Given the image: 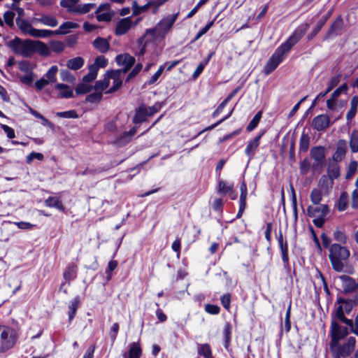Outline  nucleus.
<instances>
[{"mask_svg": "<svg viewBox=\"0 0 358 358\" xmlns=\"http://www.w3.org/2000/svg\"><path fill=\"white\" fill-rule=\"evenodd\" d=\"M309 28L308 24L299 26L295 29L293 34L281 44L272 55L264 67V73L266 75L272 73L277 66L283 61L286 54L297 42L305 35Z\"/></svg>", "mask_w": 358, "mask_h": 358, "instance_id": "nucleus-1", "label": "nucleus"}, {"mask_svg": "<svg viewBox=\"0 0 358 358\" xmlns=\"http://www.w3.org/2000/svg\"><path fill=\"white\" fill-rule=\"evenodd\" d=\"M349 250L344 246L334 243L329 248V259L333 268L337 272L344 271L345 264L350 257Z\"/></svg>", "mask_w": 358, "mask_h": 358, "instance_id": "nucleus-2", "label": "nucleus"}, {"mask_svg": "<svg viewBox=\"0 0 358 358\" xmlns=\"http://www.w3.org/2000/svg\"><path fill=\"white\" fill-rule=\"evenodd\" d=\"M17 339V334L14 329L0 324V355L11 350L15 345Z\"/></svg>", "mask_w": 358, "mask_h": 358, "instance_id": "nucleus-3", "label": "nucleus"}, {"mask_svg": "<svg viewBox=\"0 0 358 358\" xmlns=\"http://www.w3.org/2000/svg\"><path fill=\"white\" fill-rule=\"evenodd\" d=\"M33 40L15 37L6 43V45L15 54L29 58L33 55Z\"/></svg>", "mask_w": 358, "mask_h": 358, "instance_id": "nucleus-4", "label": "nucleus"}, {"mask_svg": "<svg viewBox=\"0 0 358 358\" xmlns=\"http://www.w3.org/2000/svg\"><path fill=\"white\" fill-rule=\"evenodd\" d=\"M356 338L353 336L348 338L346 343L340 345L339 343L329 344L333 358H347L355 350Z\"/></svg>", "mask_w": 358, "mask_h": 358, "instance_id": "nucleus-5", "label": "nucleus"}, {"mask_svg": "<svg viewBox=\"0 0 358 358\" xmlns=\"http://www.w3.org/2000/svg\"><path fill=\"white\" fill-rule=\"evenodd\" d=\"M179 13H176L164 17L154 29L148 30L147 33H150L153 36L155 34V32H158L159 34H165L172 27Z\"/></svg>", "mask_w": 358, "mask_h": 358, "instance_id": "nucleus-6", "label": "nucleus"}, {"mask_svg": "<svg viewBox=\"0 0 358 358\" xmlns=\"http://www.w3.org/2000/svg\"><path fill=\"white\" fill-rule=\"evenodd\" d=\"M310 156L315 160L312 167L313 170L322 168L325 162V149L322 146L313 147L310 150Z\"/></svg>", "mask_w": 358, "mask_h": 358, "instance_id": "nucleus-7", "label": "nucleus"}, {"mask_svg": "<svg viewBox=\"0 0 358 358\" xmlns=\"http://www.w3.org/2000/svg\"><path fill=\"white\" fill-rule=\"evenodd\" d=\"M348 334L347 327L339 325L336 320L331 322V342L330 344L337 343Z\"/></svg>", "mask_w": 358, "mask_h": 358, "instance_id": "nucleus-8", "label": "nucleus"}, {"mask_svg": "<svg viewBox=\"0 0 358 358\" xmlns=\"http://www.w3.org/2000/svg\"><path fill=\"white\" fill-rule=\"evenodd\" d=\"M329 213V206L320 204L316 206H309L307 208V215L310 217H325Z\"/></svg>", "mask_w": 358, "mask_h": 358, "instance_id": "nucleus-9", "label": "nucleus"}, {"mask_svg": "<svg viewBox=\"0 0 358 358\" xmlns=\"http://www.w3.org/2000/svg\"><path fill=\"white\" fill-rule=\"evenodd\" d=\"M331 124L330 118L326 114H322L313 118L312 127L317 131H323Z\"/></svg>", "mask_w": 358, "mask_h": 358, "instance_id": "nucleus-10", "label": "nucleus"}, {"mask_svg": "<svg viewBox=\"0 0 358 358\" xmlns=\"http://www.w3.org/2000/svg\"><path fill=\"white\" fill-rule=\"evenodd\" d=\"M357 299H345L339 298L338 299V305L336 313H349L352 311V308L357 304Z\"/></svg>", "mask_w": 358, "mask_h": 358, "instance_id": "nucleus-11", "label": "nucleus"}, {"mask_svg": "<svg viewBox=\"0 0 358 358\" xmlns=\"http://www.w3.org/2000/svg\"><path fill=\"white\" fill-rule=\"evenodd\" d=\"M343 27V21L341 16H338L335 21L331 24L329 29L324 40H327L334 36H338L341 34Z\"/></svg>", "mask_w": 358, "mask_h": 358, "instance_id": "nucleus-12", "label": "nucleus"}, {"mask_svg": "<svg viewBox=\"0 0 358 358\" xmlns=\"http://www.w3.org/2000/svg\"><path fill=\"white\" fill-rule=\"evenodd\" d=\"M132 26L131 17H127L119 20L117 23L115 34L117 36H121L127 34Z\"/></svg>", "mask_w": 358, "mask_h": 358, "instance_id": "nucleus-13", "label": "nucleus"}, {"mask_svg": "<svg viewBox=\"0 0 358 358\" xmlns=\"http://www.w3.org/2000/svg\"><path fill=\"white\" fill-rule=\"evenodd\" d=\"M142 349L138 342H133L128 346V351L122 354V358H141Z\"/></svg>", "mask_w": 358, "mask_h": 358, "instance_id": "nucleus-14", "label": "nucleus"}, {"mask_svg": "<svg viewBox=\"0 0 358 358\" xmlns=\"http://www.w3.org/2000/svg\"><path fill=\"white\" fill-rule=\"evenodd\" d=\"M107 75L109 76L110 80H113V86L106 92L107 94L113 93L117 91L122 84V81L120 78V71H107Z\"/></svg>", "mask_w": 358, "mask_h": 358, "instance_id": "nucleus-15", "label": "nucleus"}, {"mask_svg": "<svg viewBox=\"0 0 358 358\" xmlns=\"http://www.w3.org/2000/svg\"><path fill=\"white\" fill-rule=\"evenodd\" d=\"M263 134H260L257 135L253 140H251L248 141V145L245 150V154L250 158L252 159L255 152L258 148L259 143H260V139L262 136Z\"/></svg>", "mask_w": 358, "mask_h": 358, "instance_id": "nucleus-16", "label": "nucleus"}, {"mask_svg": "<svg viewBox=\"0 0 358 358\" xmlns=\"http://www.w3.org/2000/svg\"><path fill=\"white\" fill-rule=\"evenodd\" d=\"M33 55L38 52L41 56L48 57L50 55V49L41 41H33Z\"/></svg>", "mask_w": 358, "mask_h": 358, "instance_id": "nucleus-17", "label": "nucleus"}, {"mask_svg": "<svg viewBox=\"0 0 358 358\" xmlns=\"http://www.w3.org/2000/svg\"><path fill=\"white\" fill-rule=\"evenodd\" d=\"M34 22H40L43 25L50 27H55L58 25L57 19L52 15L47 14H43L40 17L34 18Z\"/></svg>", "mask_w": 358, "mask_h": 358, "instance_id": "nucleus-18", "label": "nucleus"}, {"mask_svg": "<svg viewBox=\"0 0 358 358\" xmlns=\"http://www.w3.org/2000/svg\"><path fill=\"white\" fill-rule=\"evenodd\" d=\"M79 27L78 23L67 21L62 23L58 29L52 31L53 35H65L69 33L70 29H77Z\"/></svg>", "mask_w": 358, "mask_h": 358, "instance_id": "nucleus-19", "label": "nucleus"}, {"mask_svg": "<svg viewBox=\"0 0 358 358\" xmlns=\"http://www.w3.org/2000/svg\"><path fill=\"white\" fill-rule=\"evenodd\" d=\"M340 279L343 282V288L345 292H352L358 287V284L355 280L348 275H341Z\"/></svg>", "mask_w": 358, "mask_h": 358, "instance_id": "nucleus-20", "label": "nucleus"}, {"mask_svg": "<svg viewBox=\"0 0 358 358\" xmlns=\"http://www.w3.org/2000/svg\"><path fill=\"white\" fill-rule=\"evenodd\" d=\"M336 320H339L347 324L350 327L351 331L356 335H358V315L355 319V322L353 323L352 320H350L345 317V315H336Z\"/></svg>", "mask_w": 358, "mask_h": 358, "instance_id": "nucleus-21", "label": "nucleus"}, {"mask_svg": "<svg viewBox=\"0 0 358 358\" xmlns=\"http://www.w3.org/2000/svg\"><path fill=\"white\" fill-rule=\"evenodd\" d=\"M278 245L280 248L282 260L285 266L289 264L288 245L287 241H284L282 234L280 232L278 238Z\"/></svg>", "mask_w": 358, "mask_h": 358, "instance_id": "nucleus-22", "label": "nucleus"}, {"mask_svg": "<svg viewBox=\"0 0 358 358\" xmlns=\"http://www.w3.org/2000/svg\"><path fill=\"white\" fill-rule=\"evenodd\" d=\"M347 150L346 141H340L337 145L336 150L333 155L332 159L335 161H341L345 157Z\"/></svg>", "mask_w": 358, "mask_h": 358, "instance_id": "nucleus-23", "label": "nucleus"}, {"mask_svg": "<svg viewBox=\"0 0 358 358\" xmlns=\"http://www.w3.org/2000/svg\"><path fill=\"white\" fill-rule=\"evenodd\" d=\"M116 61L118 64H122L124 66V70H129L134 64L135 59L132 56L128 54L123 55H117L116 57Z\"/></svg>", "mask_w": 358, "mask_h": 358, "instance_id": "nucleus-24", "label": "nucleus"}, {"mask_svg": "<svg viewBox=\"0 0 358 358\" xmlns=\"http://www.w3.org/2000/svg\"><path fill=\"white\" fill-rule=\"evenodd\" d=\"M327 176L333 179H336L340 176V167L337 161L329 160L327 167Z\"/></svg>", "mask_w": 358, "mask_h": 358, "instance_id": "nucleus-25", "label": "nucleus"}, {"mask_svg": "<svg viewBox=\"0 0 358 358\" xmlns=\"http://www.w3.org/2000/svg\"><path fill=\"white\" fill-rule=\"evenodd\" d=\"M94 47L101 53L106 52L110 48L109 43L107 39L101 37H97L93 41Z\"/></svg>", "mask_w": 358, "mask_h": 358, "instance_id": "nucleus-26", "label": "nucleus"}, {"mask_svg": "<svg viewBox=\"0 0 358 358\" xmlns=\"http://www.w3.org/2000/svg\"><path fill=\"white\" fill-rule=\"evenodd\" d=\"M55 89L60 92L59 96L61 98H71L73 95V90L65 84L58 83L55 85Z\"/></svg>", "mask_w": 358, "mask_h": 358, "instance_id": "nucleus-27", "label": "nucleus"}, {"mask_svg": "<svg viewBox=\"0 0 358 358\" xmlns=\"http://www.w3.org/2000/svg\"><path fill=\"white\" fill-rule=\"evenodd\" d=\"M331 12H329L325 16H324L317 22L316 27L313 29L312 32L308 35V40H312L317 34V33L321 30L322 27L325 24L329 18Z\"/></svg>", "mask_w": 358, "mask_h": 358, "instance_id": "nucleus-28", "label": "nucleus"}, {"mask_svg": "<svg viewBox=\"0 0 358 358\" xmlns=\"http://www.w3.org/2000/svg\"><path fill=\"white\" fill-rule=\"evenodd\" d=\"M84 59L82 57H77L68 60L66 66L69 69L76 71L82 68L84 65Z\"/></svg>", "mask_w": 358, "mask_h": 358, "instance_id": "nucleus-29", "label": "nucleus"}, {"mask_svg": "<svg viewBox=\"0 0 358 358\" xmlns=\"http://www.w3.org/2000/svg\"><path fill=\"white\" fill-rule=\"evenodd\" d=\"M358 108V96H353L350 101V108L348 110L346 118L348 120H351L356 115Z\"/></svg>", "mask_w": 358, "mask_h": 358, "instance_id": "nucleus-30", "label": "nucleus"}, {"mask_svg": "<svg viewBox=\"0 0 358 358\" xmlns=\"http://www.w3.org/2000/svg\"><path fill=\"white\" fill-rule=\"evenodd\" d=\"M80 0H61L60 6L66 9L70 13H75L76 6Z\"/></svg>", "mask_w": 358, "mask_h": 358, "instance_id": "nucleus-31", "label": "nucleus"}, {"mask_svg": "<svg viewBox=\"0 0 358 358\" xmlns=\"http://www.w3.org/2000/svg\"><path fill=\"white\" fill-rule=\"evenodd\" d=\"M77 268L75 265H69L64 271L63 277L66 281L70 282L76 278Z\"/></svg>", "mask_w": 358, "mask_h": 358, "instance_id": "nucleus-32", "label": "nucleus"}, {"mask_svg": "<svg viewBox=\"0 0 358 358\" xmlns=\"http://www.w3.org/2000/svg\"><path fill=\"white\" fill-rule=\"evenodd\" d=\"M53 35L52 30L49 29H38L33 27L31 33L30 34L31 36L35 38H48Z\"/></svg>", "mask_w": 358, "mask_h": 358, "instance_id": "nucleus-33", "label": "nucleus"}, {"mask_svg": "<svg viewBox=\"0 0 358 358\" xmlns=\"http://www.w3.org/2000/svg\"><path fill=\"white\" fill-rule=\"evenodd\" d=\"M45 204L48 207L55 208L60 210H64V206L61 200L57 197L50 196L45 201Z\"/></svg>", "mask_w": 358, "mask_h": 358, "instance_id": "nucleus-34", "label": "nucleus"}, {"mask_svg": "<svg viewBox=\"0 0 358 358\" xmlns=\"http://www.w3.org/2000/svg\"><path fill=\"white\" fill-rule=\"evenodd\" d=\"M58 67L56 65L52 66L46 73L44 75V78L49 83H55L57 81V74L58 72Z\"/></svg>", "mask_w": 358, "mask_h": 358, "instance_id": "nucleus-35", "label": "nucleus"}, {"mask_svg": "<svg viewBox=\"0 0 358 358\" xmlns=\"http://www.w3.org/2000/svg\"><path fill=\"white\" fill-rule=\"evenodd\" d=\"M198 354L204 358H213L210 346L207 344H199Z\"/></svg>", "mask_w": 358, "mask_h": 358, "instance_id": "nucleus-36", "label": "nucleus"}, {"mask_svg": "<svg viewBox=\"0 0 358 358\" xmlns=\"http://www.w3.org/2000/svg\"><path fill=\"white\" fill-rule=\"evenodd\" d=\"M348 203V194L347 192H343L341 194L338 203L336 204V208L338 211L342 212L344 211L347 207Z\"/></svg>", "mask_w": 358, "mask_h": 358, "instance_id": "nucleus-37", "label": "nucleus"}, {"mask_svg": "<svg viewBox=\"0 0 358 358\" xmlns=\"http://www.w3.org/2000/svg\"><path fill=\"white\" fill-rule=\"evenodd\" d=\"M334 180L331 177L327 175H323L321 176L319 180V185L322 189L328 190L329 188H331L334 184Z\"/></svg>", "mask_w": 358, "mask_h": 358, "instance_id": "nucleus-38", "label": "nucleus"}, {"mask_svg": "<svg viewBox=\"0 0 358 358\" xmlns=\"http://www.w3.org/2000/svg\"><path fill=\"white\" fill-rule=\"evenodd\" d=\"M147 117L148 116L146 115V113H145L143 108H142V106H140L136 110L133 122L136 124L142 123L146 120Z\"/></svg>", "mask_w": 358, "mask_h": 358, "instance_id": "nucleus-39", "label": "nucleus"}, {"mask_svg": "<svg viewBox=\"0 0 358 358\" xmlns=\"http://www.w3.org/2000/svg\"><path fill=\"white\" fill-rule=\"evenodd\" d=\"M95 7L96 5L92 3L78 4L74 14H86Z\"/></svg>", "mask_w": 358, "mask_h": 358, "instance_id": "nucleus-40", "label": "nucleus"}, {"mask_svg": "<svg viewBox=\"0 0 358 358\" xmlns=\"http://www.w3.org/2000/svg\"><path fill=\"white\" fill-rule=\"evenodd\" d=\"M310 199L314 205L320 204L322 199V191L317 188H313L310 192Z\"/></svg>", "mask_w": 358, "mask_h": 358, "instance_id": "nucleus-41", "label": "nucleus"}, {"mask_svg": "<svg viewBox=\"0 0 358 358\" xmlns=\"http://www.w3.org/2000/svg\"><path fill=\"white\" fill-rule=\"evenodd\" d=\"M110 84V77L107 75V72L106 73L104 78L103 80H100L96 82L94 88L96 90H106Z\"/></svg>", "mask_w": 358, "mask_h": 358, "instance_id": "nucleus-42", "label": "nucleus"}, {"mask_svg": "<svg viewBox=\"0 0 358 358\" xmlns=\"http://www.w3.org/2000/svg\"><path fill=\"white\" fill-rule=\"evenodd\" d=\"M350 147L352 152H358V131L354 130L350 138Z\"/></svg>", "mask_w": 358, "mask_h": 358, "instance_id": "nucleus-43", "label": "nucleus"}, {"mask_svg": "<svg viewBox=\"0 0 358 358\" xmlns=\"http://www.w3.org/2000/svg\"><path fill=\"white\" fill-rule=\"evenodd\" d=\"M108 64V59L103 56H98L96 57L94 62L91 64L90 67H95V70L98 72L100 68H104Z\"/></svg>", "mask_w": 358, "mask_h": 358, "instance_id": "nucleus-44", "label": "nucleus"}, {"mask_svg": "<svg viewBox=\"0 0 358 358\" xmlns=\"http://www.w3.org/2000/svg\"><path fill=\"white\" fill-rule=\"evenodd\" d=\"M310 143V137L308 134L303 133L299 140V150L301 152H306L308 149Z\"/></svg>", "mask_w": 358, "mask_h": 358, "instance_id": "nucleus-45", "label": "nucleus"}, {"mask_svg": "<svg viewBox=\"0 0 358 358\" xmlns=\"http://www.w3.org/2000/svg\"><path fill=\"white\" fill-rule=\"evenodd\" d=\"M18 27L20 29L26 34H28L30 36L31 31L33 29V26L31 24L28 22L27 20H22L20 22H17Z\"/></svg>", "mask_w": 358, "mask_h": 358, "instance_id": "nucleus-46", "label": "nucleus"}, {"mask_svg": "<svg viewBox=\"0 0 358 358\" xmlns=\"http://www.w3.org/2000/svg\"><path fill=\"white\" fill-rule=\"evenodd\" d=\"M262 111H259L251 120L248 125L247 126L246 129L248 131H252L254 130L258 125L261 118H262Z\"/></svg>", "mask_w": 358, "mask_h": 358, "instance_id": "nucleus-47", "label": "nucleus"}, {"mask_svg": "<svg viewBox=\"0 0 358 358\" xmlns=\"http://www.w3.org/2000/svg\"><path fill=\"white\" fill-rule=\"evenodd\" d=\"M18 69L26 73H32L34 66L32 64L27 60H22L18 64Z\"/></svg>", "mask_w": 358, "mask_h": 358, "instance_id": "nucleus-48", "label": "nucleus"}, {"mask_svg": "<svg viewBox=\"0 0 358 358\" xmlns=\"http://www.w3.org/2000/svg\"><path fill=\"white\" fill-rule=\"evenodd\" d=\"M334 238L341 243H345L347 241V236L345 230L336 229L333 233Z\"/></svg>", "mask_w": 358, "mask_h": 358, "instance_id": "nucleus-49", "label": "nucleus"}, {"mask_svg": "<svg viewBox=\"0 0 358 358\" xmlns=\"http://www.w3.org/2000/svg\"><path fill=\"white\" fill-rule=\"evenodd\" d=\"M97 71L95 70V67L89 66V72L87 75L83 76V81L84 83H91L94 80L97 76Z\"/></svg>", "mask_w": 358, "mask_h": 358, "instance_id": "nucleus-50", "label": "nucleus"}, {"mask_svg": "<svg viewBox=\"0 0 358 358\" xmlns=\"http://www.w3.org/2000/svg\"><path fill=\"white\" fill-rule=\"evenodd\" d=\"M233 186L228 185L226 182L220 180L218 184V192L222 194H227L232 191Z\"/></svg>", "mask_w": 358, "mask_h": 358, "instance_id": "nucleus-51", "label": "nucleus"}, {"mask_svg": "<svg viewBox=\"0 0 358 358\" xmlns=\"http://www.w3.org/2000/svg\"><path fill=\"white\" fill-rule=\"evenodd\" d=\"M60 76L63 81L74 83L76 82V78L68 70H62L60 72Z\"/></svg>", "mask_w": 358, "mask_h": 358, "instance_id": "nucleus-52", "label": "nucleus"}, {"mask_svg": "<svg viewBox=\"0 0 358 358\" xmlns=\"http://www.w3.org/2000/svg\"><path fill=\"white\" fill-rule=\"evenodd\" d=\"M231 325L229 323H227L224 325V328L225 348H227L229 345L230 340H231Z\"/></svg>", "mask_w": 358, "mask_h": 358, "instance_id": "nucleus-53", "label": "nucleus"}, {"mask_svg": "<svg viewBox=\"0 0 358 358\" xmlns=\"http://www.w3.org/2000/svg\"><path fill=\"white\" fill-rule=\"evenodd\" d=\"M50 45L51 50L56 53L62 52L65 48L64 44L62 41H51Z\"/></svg>", "mask_w": 358, "mask_h": 358, "instance_id": "nucleus-54", "label": "nucleus"}, {"mask_svg": "<svg viewBox=\"0 0 358 358\" xmlns=\"http://www.w3.org/2000/svg\"><path fill=\"white\" fill-rule=\"evenodd\" d=\"M101 92H95L86 96L85 101L90 103H97L99 102L102 99Z\"/></svg>", "mask_w": 358, "mask_h": 358, "instance_id": "nucleus-55", "label": "nucleus"}, {"mask_svg": "<svg viewBox=\"0 0 358 358\" xmlns=\"http://www.w3.org/2000/svg\"><path fill=\"white\" fill-rule=\"evenodd\" d=\"M95 14L96 15V20L99 22H110L113 17L112 13L109 12L96 13V11H95Z\"/></svg>", "mask_w": 358, "mask_h": 358, "instance_id": "nucleus-56", "label": "nucleus"}, {"mask_svg": "<svg viewBox=\"0 0 358 358\" xmlns=\"http://www.w3.org/2000/svg\"><path fill=\"white\" fill-rule=\"evenodd\" d=\"M92 87L85 83H80L76 87V93L77 94H84L90 92Z\"/></svg>", "mask_w": 358, "mask_h": 358, "instance_id": "nucleus-57", "label": "nucleus"}, {"mask_svg": "<svg viewBox=\"0 0 358 358\" xmlns=\"http://www.w3.org/2000/svg\"><path fill=\"white\" fill-rule=\"evenodd\" d=\"M80 296H77L74 297L69 304V313H75L80 305Z\"/></svg>", "mask_w": 358, "mask_h": 358, "instance_id": "nucleus-58", "label": "nucleus"}, {"mask_svg": "<svg viewBox=\"0 0 358 358\" xmlns=\"http://www.w3.org/2000/svg\"><path fill=\"white\" fill-rule=\"evenodd\" d=\"M56 115L59 117L62 118H77L78 114L76 110H71L68 111H64V112H57L56 113Z\"/></svg>", "mask_w": 358, "mask_h": 358, "instance_id": "nucleus-59", "label": "nucleus"}, {"mask_svg": "<svg viewBox=\"0 0 358 358\" xmlns=\"http://www.w3.org/2000/svg\"><path fill=\"white\" fill-rule=\"evenodd\" d=\"M341 76L336 75L331 78L328 83V87L327 88L326 93L330 92L340 82Z\"/></svg>", "mask_w": 358, "mask_h": 358, "instance_id": "nucleus-60", "label": "nucleus"}, {"mask_svg": "<svg viewBox=\"0 0 358 358\" xmlns=\"http://www.w3.org/2000/svg\"><path fill=\"white\" fill-rule=\"evenodd\" d=\"M119 324L117 322H115L114 324H113L112 327H110L109 331V336L112 343H113L116 340L117 335L119 331Z\"/></svg>", "mask_w": 358, "mask_h": 358, "instance_id": "nucleus-61", "label": "nucleus"}, {"mask_svg": "<svg viewBox=\"0 0 358 358\" xmlns=\"http://www.w3.org/2000/svg\"><path fill=\"white\" fill-rule=\"evenodd\" d=\"M213 24H214V21H210V22H208L205 25V27H203L202 29H201L198 31V33L196 34V35L195 36L194 41L199 39L203 35L206 34L208 32V31L212 27Z\"/></svg>", "mask_w": 358, "mask_h": 358, "instance_id": "nucleus-62", "label": "nucleus"}, {"mask_svg": "<svg viewBox=\"0 0 358 358\" xmlns=\"http://www.w3.org/2000/svg\"><path fill=\"white\" fill-rule=\"evenodd\" d=\"M14 17L15 13L12 11H6L3 13V20L9 27H12L13 25Z\"/></svg>", "mask_w": 358, "mask_h": 358, "instance_id": "nucleus-63", "label": "nucleus"}, {"mask_svg": "<svg viewBox=\"0 0 358 358\" xmlns=\"http://www.w3.org/2000/svg\"><path fill=\"white\" fill-rule=\"evenodd\" d=\"M358 164L357 162L353 161L351 162L348 166V170L346 173V178L349 179L352 177V176L355 173L357 169Z\"/></svg>", "mask_w": 358, "mask_h": 358, "instance_id": "nucleus-64", "label": "nucleus"}]
</instances>
